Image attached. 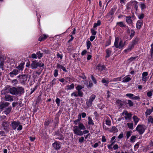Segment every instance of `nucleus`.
I'll use <instances>...</instances> for the list:
<instances>
[{"label": "nucleus", "mask_w": 153, "mask_h": 153, "mask_svg": "<svg viewBox=\"0 0 153 153\" xmlns=\"http://www.w3.org/2000/svg\"><path fill=\"white\" fill-rule=\"evenodd\" d=\"M37 55V57L38 59H40V58L43 56V53H41L40 51L37 52L36 53Z\"/></svg>", "instance_id": "42"}, {"label": "nucleus", "mask_w": 153, "mask_h": 153, "mask_svg": "<svg viewBox=\"0 0 153 153\" xmlns=\"http://www.w3.org/2000/svg\"><path fill=\"white\" fill-rule=\"evenodd\" d=\"M17 77L20 79L21 83L22 84H25L27 80V76L25 74L19 75Z\"/></svg>", "instance_id": "9"}, {"label": "nucleus", "mask_w": 153, "mask_h": 153, "mask_svg": "<svg viewBox=\"0 0 153 153\" xmlns=\"http://www.w3.org/2000/svg\"><path fill=\"white\" fill-rule=\"evenodd\" d=\"M91 79L93 81V82L95 84H96L97 83V82L96 79L94 77V76L92 75H91Z\"/></svg>", "instance_id": "54"}, {"label": "nucleus", "mask_w": 153, "mask_h": 153, "mask_svg": "<svg viewBox=\"0 0 153 153\" xmlns=\"http://www.w3.org/2000/svg\"><path fill=\"white\" fill-rule=\"evenodd\" d=\"M74 85L73 83L72 84L70 85H68L66 86V89L68 90H70L74 88Z\"/></svg>", "instance_id": "31"}, {"label": "nucleus", "mask_w": 153, "mask_h": 153, "mask_svg": "<svg viewBox=\"0 0 153 153\" xmlns=\"http://www.w3.org/2000/svg\"><path fill=\"white\" fill-rule=\"evenodd\" d=\"M110 81L108 78H104L102 79V82L103 83H105V85H107V84L109 83Z\"/></svg>", "instance_id": "27"}, {"label": "nucleus", "mask_w": 153, "mask_h": 153, "mask_svg": "<svg viewBox=\"0 0 153 153\" xmlns=\"http://www.w3.org/2000/svg\"><path fill=\"white\" fill-rule=\"evenodd\" d=\"M58 71L55 69L54 71V76L55 77H56L58 75Z\"/></svg>", "instance_id": "58"}, {"label": "nucleus", "mask_w": 153, "mask_h": 153, "mask_svg": "<svg viewBox=\"0 0 153 153\" xmlns=\"http://www.w3.org/2000/svg\"><path fill=\"white\" fill-rule=\"evenodd\" d=\"M71 78L69 77H66L65 78V80L66 82H70V81L71 80Z\"/></svg>", "instance_id": "62"}, {"label": "nucleus", "mask_w": 153, "mask_h": 153, "mask_svg": "<svg viewBox=\"0 0 153 153\" xmlns=\"http://www.w3.org/2000/svg\"><path fill=\"white\" fill-rule=\"evenodd\" d=\"M132 118L134 121V124L135 125H136L138 122H139V120H140V119L138 118L137 116L135 115H134L133 116V117H132Z\"/></svg>", "instance_id": "28"}, {"label": "nucleus", "mask_w": 153, "mask_h": 153, "mask_svg": "<svg viewBox=\"0 0 153 153\" xmlns=\"http://www.w3.org/2000/svg\"><path fill=\"white\" fill-rule=\"evenodd\" d=\"M117 25H118L122 27H127V28H128V27L126 26L125 24H124L123 22H117Z\"/></svg>", "instance_id": "22"}, {"label": "nucleus", "mask_w": 153, "mask_h": 153, "mask_svg": "<svg viewBox=\"0 0 153 153\" xmlns=\"http://www.w3.org/2000/svg\"><path fill=\"white\" fill-rule=\"evenodd\" d=\"M121 80V78H116L113 79L112 80L110 81L112 82H116L117 81H120Z\"/></svg>", "instance_id": "55"}, {"label": "nucleus", "mask_w": 153, "mask_h": 153, "mask_svg": "<svg viewBox=\"0 0 153 153\" xmlns=\"http://www.w3.org/2000/svg\"><path fill=\"white\" fill-rule=\"evenodd\" d=\"M64 139V137L62 135L59 136L56 139H58L60 140H62Z\"/></svg>", "instance_id": "59"}, {"label": "nucleus", "mask_w": 153, "mask_h": 153, "mask_svg": "<svg viewBox=\"0 0 153 153\" xmlns=\"http://www.w3.org/2000/svg\"><path fill=\"white\" fill-rule=\"evenodd\" d=\"M146 128L145 126L143 125H138L136 128V130L140 134H143Z\"/></svg>", "instance_id": "5"}, {"label": "nucleus", "mask_w": 153, "mask_h": 153, "mask_svg": "<svg viewBox=\"0 0 153 153\" xmlns=\"http://www.w3.org/2000/svg\"><path fill=\"white\" fill-rule=\"evenodd\" d=\"M81 117H80V118L77 119L74 121V123L76 125H78L79 123L80 122V120H81Z\"/></svg>", "instance_id": "46"}, {"label": "nucleus", "mask_w": 153, "mask_h": 153, "mask_svg": "<svg viewBox=\"0 0 153 153\" xmlns=\"http://www.w3.org/2000/svg\"><path fill=\"white\" fill-rule=\"evenodd\" d=\"M37 54L35 53H33L31 55V57L33 59H36L37 58Z\"/></svg>", "instance_id": "64"}, {"label": "nucleus", "mask_w": 153, "mask_h": 153, "mask_svg": "<svg viewBox=\"0 0 153 153\" xmlns=\"http://www.w3.org/2000/svg\"><path fill=\"white\" fill-rule=\"evenodd\" d=\"M97 68L99 70L101 71L104 69L105 66L104 65H98L97 67Z\"/></svg>", "instance_id": "40"}, {"label": "nucleus", "mask_w": 153, "mask_h": 153, "mask_svg": "<svg viewBox=\"0 0 153 153\" xmlns=\"http://www.w3.org/2000/svg\"><path fill=\"white\" fill-rule=\"evenodd\" d=\"M137 57H131L130 58L128 59V62L130 63V62L134 61L135 59H136Z\"/></svg>", "instance_id": "44"}, {"label": "nucleus", "mask_w": 153, "mask_h": 153, "mask_svg": "<svg viewBox=\"0 0 153 153\" xmlns=\"http://www.w3.org/2000/svg\"><path fill=\"white\" fill-rule=\"evenodd\" d=\"M25 64L23 63H21L19 64L18 66L16 68L19 70L22 71L23 69L24 68V65Z\"/></svg>", "instance_id": "26"}, {"label": "nucleus", "mask_w": 153, "mask_h": 153, "mask_svg": "<svg viewBox=\"0 0 153 153\" xmlns=\"http://www.w3.org/2000/svg\"><path fill=\"white\" fill-rule=\"evenodd\" d=\"M12 109V108L11 107H8L7 108L5 111H4V113L6 114H9L11 111Z\"/></svg>", "instance_id": "39"}, {"label": "nucleus", "mask_w": 153, "mask_h": 153, "mask_svg": "<svg viewBox=\"0 0 153 153\" xmlns=\"http://www.w3.org/2000/svg\"><path fill=\"white\" fill-rule=\"evenodd\" d=\"M130 4H131L132 8L134 7L136 10H137L138 7V4L137 2L136 1H130Z\"/></svg>", "instance_id": "13"}, {"label": "nucleus", "mask_w": 153, "mask_h": 153, "mask_svg": "<svg viewBox=\"0 0 153 153\" xmlns=\"http://www.w3.org/2000/svg\"><path fill=\"white\" fill-rule=\"evenodd\" d=\"M17 89L18 94H23L25 92L24 89L22 87H18L17 88Z\"/></svg>", "instance_id": "21"}, {"label": "nucleus", "mask_w": 153, "mask_h": 153, "mask_svg": "<svg viewBox=\"0 0 153 153\" xmlns=\"http://www.w3.org/2000/svg\"><path fill=\"white\" fill-rule=\"evenodd\" d=\"M91 33L93 35L95 36L97 33V31L93 29H91Z\"/></svg>", "instance_id": "51"}, {"label": "nucleus", "mask_w": 153, "mask_h": 153, "mask_svg": "<svg viewBox=\"0 0 153 153\" xmlns=\"http://www.w3.org/2000/svg\"><path fill=\"white\" fill-rule=\"evenodd\" d=\"M84 140V138L83 137H81L79 139V142L81 143L83 142Z\"/></svg>", "instance_id": "61"}, {"label": "nucleus", "mask_w": 153, "mask_h": 153, "mask_svg": "<svg viewBox=\"0 0 153 153\" xmlns=\"http://www.w3.org/2000/svg\"><path fill=\"white\" fill-rule=\"evenodd\" d=\"M122 115L124 116L125 120H129L131 118L132 114L130 113H128L127 111H124L122 113Z\"/></svg>", "instance_id": "8"}, {"label": "nucleus", "mask_w": 153, "mask_h": 153, "mask_svg": "<svg viewBox=\"0 0 153 153\" xmlns=\"http://www.w3.org/2000/svg\"><path fill=\"white\" fill-rule=\"evenodd\" d=\"M44 65V64L42 62H37L36 60L33 61L31 64V68L32 69L36 68L38 67H42Z\"/></svg>", "instance_id": "6"}, {"label": "nucleus", "mask_w": 153, "mask_h": 153, "mask_svg": "<svg viewBox=\"0 0 153 153\" xmlns=\"http://www.w3.org/2000/svg\"><path fill=\"white\" fill-rule=\"evenodd\" d=\"M104 120L105 122L106 125L110 126L111 125V121L110 118L108 116H105L104 118Z\"/></svg>", "instance_id": "15"}, {"label": "nucleus", "mask_w": 153, "mask_h": 153, "mask_svg": "<svg viewBox=\"0 0 153 153\" xmlns=\"http://www.w3.org/2000/svg\"><path fill=\"white\" fill-rule=\"evenodd\" d=\"M126 21L128 24L130 25H133V23L131 19V16H127L126 18Z\"/></svg>", "instance_id": "16"}, {"label": "nucleus", "mask_w": 153, "mask_h": 153, "mask_svg": "<svg viewBox=\"0 0 153 153\" xmlns=\"http://www.w3.org/2000/svg\"><path fill=\"white\" fill-rule=\"evenodd\" d=\"M71 96H74L75 97H77L78 96L82 97L83 95V93L81 91H77V94L76 92H73L71 93Z\"/></svg>", "instance_id": "11"}, {"label": "nucleus", "mask_w": 153, "mask_h": 153, "mask_svg": "<svg viewBox=\"0 0 153 153\" xmlns=\"http://www.w3.org/2000/svg\"><path fill=\"white\" fill-rule=\"evenodd\" d=\"M136 138L137 137L136 136L134 135L132 136L130 139V141L131 142L134 143Z\"/></svg>", "instance_id": "43"}, {"label": "nucleus", "mask_w": 153, "mask_h": 153, "mask_svg": "<svg viewBox=\"0 0 153 153\" xmlns=\"http://www.w3.org/2000/svg\"><path fill=\"white\" fill-rule=\"evenodd\" d=\"M48 37V36L45 35L43 34L41 36L39 39V40L41 41H42L46 39L47 37Z\"/></svg>", "instance_id": "24"}, {"label": "nucleus", "mask_w": 153, "mask_h": 153, "mask_svg": "<svg viewBox=\"0 0 153 153\" xmlns=\"http://www.w3.org/2000/svg\"><path fill=\"white\" fill-rule=\"evenodd\" d=\"M4 100L6 101H12L13 100V96L10 94H6L5 95Z\"/></svg>", "instance_id": "10"}, {"label": "nucleus", "mask_w": 153, "mask_h": 153, "mask_svg": "<svg viewBox=\"0 0 153 153\" xmlns=\"http://www.w3.org/2000/svg\"><path fill=\"white\" fill-rule=\"evenodd\" d=\"M91 45V42L89 40H87L86 42V46L87 49L88 50Z\"/></svg>", "instance_id": "45"}, {"label": "nucleus", "mask_w": 153, "mask_h": 153, "mask_svg": "<svg viewBox=\"0 0 153 153\" xmlns=\"http://www.w3.org/2000/svg\"><path fill=\"white\" fill-rule=\"evenodd\" d=\"M116 9V8L114 7L112 8L109 12V15H113Z\"/></svg>", "instance_id": "35"}, {"label": "nucleus", "mask_w": 153, "mask_h": 153, "mask_svg": "<svg viewBox=\"0 0 153 153\" xmlns=\"http://www.w3.org/2000/svg\"><path fill=\"white\" fill-rule=\"evenodd\" d=\"M56 102L57 106H59L60 105V100L59 99L57 98L56 100Z\"/></svg>", "instance_id": "56"}, {"label": "nucleus", "mask_w": 153, "mask_h": 153, "mask_svg": "<svg viewBox=\"0 0 153 153\" xmlns=\"http://www.w3.org/2000/svg\"><path fill=\"white\" fill-rule=\"evenodd\" d=\"M96 96L94 94L91 95L89 99L86 102L87 106L88 107H90L92 105V102L95 99Z\"/></svg>", "instance_id": "7"}, {"label": "nucleus", "mask_w": 153, "mask_h": 153, "mask_svg": "<svg viewBox=\"0 0 153 153\" xmlns=\"http://www.w3.org/2000/svg\"><path fill=\"white\" fill-rule=\"evenodd\" d=\"M10 123L7 121L4 122L2 124L3 126L4 127V129H5V128H7L9 127Z\"/></svg>", "instance_id": "30"}, {"label": "nucleus", "mask_w": 153, "mask_h": 153, "mask_svg": "<svg viewBox=\"0 0 153 153\" xmlns=\"http://www.w3.org/2000/svg\"><path fill=\"white\" fill-rule=\"evenodd\" d=\"M139 145V143L138 142L134 146V150H136L138 148Z\"/></svg>", "instance_id": "52"}, {"label": "nucleus", "mask_w": 153, "mask_h": 153, "mask_svg": "<svg viewBox=\"0 0 153 153\" xmlns=\"http://www.w3.org/2000/svg\"><path fill=\"white\" fill-rule=\"evenodd\" d=\"M20 123L19 121H12L11 123V126L14 130H15L16 128L18 126L17 128V130H21L22 128V126L20 125Z\"/></svg>", "instance_id": "3"}, {"label": "nucleus", "mask_w": 153, "mask_h": 153, "mask_svg": "<svg viewBox=\"0 0 153 153\" xmlns=\"http://www.w3.org/2000/svg\"><path fill=\"white\" fill-rule=\"evenodd\" d=\"M151 47V56L152 57L153 56V44H152Z\"/></svg>", "instance_id": "53"}, {"label": "nucleus", "mask_w": 153, "mask_h": 153, "mask_svg": "<svg viewBox=\"0 0 153 153\" xmlns=\"http://www.w3.org/2000/svg\"><path fill=\"white\" fill-rule=\"evenodd\" d=\"M56 67L57 68H60L62 69L63 71L65 72H67V70L66 69L65 67L63 66L60 65V64L58 63L57 64Z\"/></svg>", "instance_id": "29"}, {"label": "nucleus", "mask_w": 153, "mask_h": 153, "mask_svg": "<svg viewBox=\"0 0 153 153\" xmlns=\"http://www.w3.org/2000/svg\"><path fill=\"white\" fill-rule=\"evenodd\" d=\"M114 45L116 48L119 49L122 48L124 46L123 42L121 40L119 42V37H117L115 38Z\"/></svg>", "instance_id": "4"}, {"label": "nucleus", "mask_w": 153, "mask_h": 153, "mask_svg": "<svg viewBox=\"0 0 153 153\" xmlns=\"http://www.w3.org/2000/svg\"><path fill=\"white\" fill-rule=\"evenodd\" d=\"M54 148L56 150L59 149L61 147V145L58 142H55L52 144Z\"/></svg>", "instance_id": "17"}, {"label": "nucleus", "mask_w": 153, "mask_h": 153, "mask_svg": "<svg viewBox=\"0 0 153 153\" xmlns=\"http://www.w3.org/2000/svg\"><path fill=\"white\" fill-rule=\"evenodd\" d=\"M127 125L128 128L130 129L133 130L134 129L133 124V123H128Z\"/></svg>", "instance_id": "38"}, {"label": "nucleus", "mask_w": 153, "mask_h": 153, "mask_svg": "<svg viewBox=\"0 0 153 153\" xmlns=\"http://www.w3.org/2000/svg\"><path fill=\"white\" fill-rule=\"evenodd\" d=\"M88 124L89 125H94V123L93 122V120L90 117H88Z\"/></svg>", "instance_id": "32"}, {"label": "nucleus", "mask_w": 153, "mask_h": 153, "mask_svg": "<svg viewBox=\"0 0 153 153\" xmlns=\"http://www.w3.org/2000/svg\"><path fill=\"white\" fill-rule=\"evenodd\" d=\"M101 24V22L100 20H98L97 21V23H95L94 24L93 28H96L98 26H99Z\"/></svg>", "instance_id": "37"}, {"label": "nucleus", "mask_w": 153, "mask_h": 153, "mask_svg": "<svg viewBox=\"0 0 153 153\" xmlns=\"http://www.w3.org/2000/svg\"><path fill=\"white\" fill-rule=\"evenodd\" d=\"M129 76V75H128L124 77L123 79L122 82H126L131 80V79Z\"/></svg>", "instance_id": "20"}, {"label": "nucleus", "mask_w": 153, "mask_h": 153, "mask_svg": "<svg viewBox=\"0 0 153 153\" xmlns=\"http://www.w3.org/2000/svg\"><path fill=\"white\" fill-rule=\"evenodd\" d=\"M84 88V87L80 85H78L77 86L76 89L77 91H81V90Z\"/></svg>", "instance_id": "48"}, {"label": "nucleus", "mask_w": 153, "mask_h": 153, "mask_svg": "<svg viewBox=\"0 0 153 153\" xmlns=\"http://www.w3.org/2000/svg\"><path fill=\"white\" fill-rule=\"evenodd\" d=\"M143 24V22L141 20H138L137 21L136 24L137 28L138 29H140L141 25Z\"/></svg>", "instance_id": "23"}, {"label": "nucleus", "mask_w": 153, "mask_h": 153, "mask_svg": "<svg viewBox=\"0 0 153 153\" xmlns=\"http://www.w3.org/2000/svg\"><path fill=\"white\" fill-rule=\"evenodd\" d=\"M131 133H132V131H131L127 132L126 138L127 139H128L129 138V137L131 135Z\"/></svg>", "instance_id": "50"}, {"label": "nucleus", "mask_w": 153, "mask_h": 153, "mask_svg": "<svg viewBox=\"0 0 153 153\" xmlns=\"http://www.w3.org/2000/svg\"><path fill=\"white\" fill-rule=\"evenodd\" d=\"M19 71L17 69H14L9 73L10 76L13 77L19 74Z\"/></svg>", "instance_id": "18"}, {"label": "nucleus", "mask_w": 153, "mask_h": 153, "mask_svg": "<svg viewBox=\"0 0 153 153\" xmlns=\"http://www.w3.org/2000/svg\"><path fill=\"white\" fill-rule=\"evenodd\" d=\"M126 103L128 104L130 107H132L134 105L133 102L131 100H128L127 101Z\"/></svg>", "instance_id": "41"}, {"label": "nucleus", "mask_w": 153, "mask_h": 153, "mask_svg": "<svg viewBox=\"0 0 153 153\" xmlns=\"http://www.w3.org/2000/svg\"><path fill=\"white\" fill-rule=\"evenodd\" d=\"M86 128L84 124L79 122L78 126H74L73 127V131L74 133L79 136H82L89 132V131L86 130Z\"/></svg>", "instance_id": "1"}, {"label": "nucleus", "mask_w": 153, "mask_h": 153, "mask_svg": "<svg viewBox=\"0 0 153 153\" xmlns=\"http://www.w3.org/2000/svg\"><path fill=\"white\" fill-rule=\"evenodd\" d=\"M140 7L142 10L143 9L146 7L145 5L143 3H141L140 4Z\"/></svg>", "instance_id": "60"}, {"label": "nucleus", "mask_w": 153, "mask_h": 153, "mask_svg": "<svg viewBox=\"0 0 153 153\" xmlns=\"http://www.w3.org/2000/svg\"><path fill=\"white\" fill-rule=\"evenodd\" d=\"M118 131V129L115 126L112 127L109 130V131L111 132H116Z\"/></svg>", "instance_id": "33"}, {"label": "nucleus", "mask_w": 153, "mask_h": 153, "mask_svg": "<svg viewBox=\"0 0 153 153\" xmlns=\"http://www.w3.org/2000/svg\"><path fill=\"white\" fill-rule=\"evenodd\" d=\"M126 9L129 10L131 8V4H130V2L128 3L126 5Z\"/></svg>", "instance_id": "49"}, {"label": "nucleus", "mask_w": 153, "mask_h": 153, "mask_svg": "<svg viewBox=\"0 0 153 153\" xmlns=\"http://www.w3.org/2000/svg\"><path fill=\"white\" fill-rule=\"evenodd\" d=\"M140 99V97L139 96H135L134 97H133L131 98V99L133 100H138Z\"/></svg>", "instance_id": "63"}, {"label": "nucleus", "mask_w": 153, "mask_h": 153, "mask_svg": "<svg viewBox=\"0 0 153 153\" xmlns=\"http://www.w3.org/2000/svg\"><path fill=\"white\" fill-rule=\"evenodd\" d=\"M106 57L108 58L109 57L111 53V51L110 48L107 49L106 50Z\"/></svg>", "instance_id": "25"}, {"label": "nucleus", "mask_w": 153, "mask_h": 153, "mask_svg": "<svg viewBox=\"0 0 153 153\" xmlns=\"http://www.w3.org/2000/svg\"><path fill=\"white\" fill-rule=\"evenodd\" d=\"M10 104L9 102H1L0 103V109L2 110L4 108L8 106Z\"/></svg>", "instance_id": "14"}, {"label": "nucleus", "mask_w": 153, "mask_h": 153, "mask_svg": "<svg viewBox=\"0 0 153 153\" xmlns=\"http://www.w3.org/2000/svg\"><path fill=\"white\" fill-rule=\"evenodd\" d=\"M10 93L14 95H18V93L17 91V88L12 87L9 89V90Z\"/></svg>", "instance_id": "12"}, {"label": "nucleus", "mask_w": 153, "mask_h": 153, "mask_svg": "<svg viewBox=\"0 0 153 153\" xmlns=\"http://www.w3.org/2000/svg\"><path fill=\"white\" fill-rule=\"evenodd\" d=\"M135 42L133 41L128 45V48L131 51L133 48Z\"/></svg>", "instance_id": "34"}, {"label": "nucleus", "mask_w": 153, "mask_h": 153, "mask_svg": "<svg viewBox=\"0 0 153 153\" xmlns=\"http://www.w3.org/2000/svg\"><path fill=\"white\" fill-rule=\"evenodd\" d=\"M115 136L112 137L110 141L111 144L107 145L108 149L111 151H112L113 150H116L120 148V147L118 146L117 144H114L116 142L115 140Z\"/></svg>", "instance_id": "2"}, {"label": "nucleus", "mask_w": 153, "mask_h": 153, "mask_svg": "<svg viewBox=\"0 0 153 153\" xmlns=\"http://www.w3.org/2000/svg\"><path fill=\"white\" fill-rule=\"evenodd\" d=\"M126 96L129 97L130 98H131H131H132L133 96H134V95L132 94H127L126 95Z\"/></svg>", "instance_id": "57"}, {"label": "nucleus", "mask_w": 153, "mask_h": 153, "mask_svg": "<svg viewBox=\"0 0 153 153\" xmlns=\"http://www.w3.org/2000/svg\"><path fill=\"white\" fill-rule=\"evenodd\" d=\"M148 121V122L153 124V118L152 116H150L149 117Z\"/></svg>", "instance_id": "47"}, {"label": "nucleus", "mask_w": 153, "mask_h": 153, "mask_svg": "<svg viewBox=\"0 0 153 153\" xmlns=\"http://www.w3.org/2000/svg\"><path fill=\"white\" fill-rule=\"evenodd\" d=\"M153 111V107L152 108V109H147L145 113L146 115H149Z\"/></svg>", "instance_id": "36"}, {"label": "nucleus", "mask_w": 153, "mask_h": 153, "mask_svg": "<svg viewBox=\"0 0 153 153\" xmlns=\"http://www.w3.org/2000/svg\"><path fill=\"white\" fill-rule=\"evenodd\" d=\"M148 75V73L147 72H144L142 73V80L143 81L146 82L147 81V76Z\"/></svg>", "instance_id": "19"}]
</instances>
